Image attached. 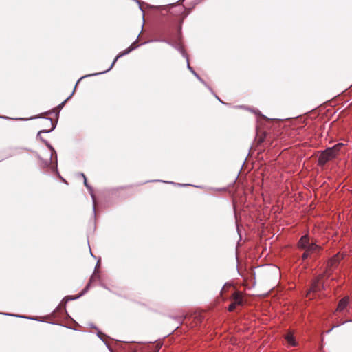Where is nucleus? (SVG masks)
Segmentation results:
<instances>
[{
    "mask_svg": "<svg viewBox=\"0 0 352 352\" xmlns=\"http://www.w3.org/2000/svg\"><path fill=\"white\" fill-rule=\"evenodd\" d=\"M298 246L300 248L305 250L302 256L303 260L306 259L311 254L316 252L320 249L318 245L310 241L308 235H304L300 238L298 242Z\"/></svg>",
    "mask_w": 352,
    "mask_h": 352,
    "instance_id": "obj_3",
    "label": "nucleus"
},
{
    "mask_svg": "<svg viewBox=\"0 0 352 352\" xmlns=\"http://www.w3.org/2000/svg\"><path fill=\"white\" fill-rule=\"evenodd\" d=\"M99 267H100V261H98L96 267H95L94 272L92 274V276H91L89 283L87 284V285L85 287V288L81 292L80 294H79L77 296H67L66 297H65L63 299V300L61 301V302L59 304V305L56 308L55 311H58L60 310L61 309H65L66 303L69 300H73L78 299V298H80V296L84 295L88 291L91 283L93 281H95L96 279L100 278V276L98 275L99 271L98 270V268Z\"/></svg>",
    "mask_w": 352,
    "mask_h": 352,
    "instance_id": "obj_2",
    "label": "nucleus"
},
{
    "mask_svg": "<svg viewBox=\"0 0 352 352\" xmlns=\"http://www.w3.org/2000/svg\"><path fill=\"white\" fill-rule=\"evenodd\" d=\"M102 287H104V289H107V287H105L104 285H102Z\"/></svg>",
    "mask_w": 352,
    "mask_h": 352,
    "instance_id": "obj_29",
    "label": "nucleus"
},
{
    "mask_svg": "<svg viewBox=\"0 0 352 352\" xmlns=\"http://www.w3.org/2000/svg\"><path fill=\"white\" fill-rule=\"evenodd\" d=\"M84 184L86 186V188L88 189V190L89 191V193H90L91 197L92 198L93 204H94V208H93L94 213V214H96V197H95V195H94V191H93V188L87 183L86 177H85V179H84Z\"/></svg>",
    "mask_w": 352,
    "mask_h": 352,
    "instance_id": "obj_9",
    "label": "nucleus"
},
{
    "mask_svg": "<svg viewBox=\"0 0 352 352\" xmlns=\"http://www.w3.org/2000/svg\"><path fill=\"white\" fill-rule=\"evenodd\" d=\"M136 43L137 41H135V42H133L127 49H126L125 50H124L123 52H120L117 56L115 58V59L113 60V61L112 62L111 65H110V67L106 70V71H104V72H98V73H96V74H89V75H85L84 76H82L80 79H78V80L77 81L76 84V86L74 87V89H76L78 83L84 78H86V77H89V76H97V75H100V74H104L109 71H110L113 65H115V63H116V61L118 60V58L122 57L123 56H125L126 54H128L129 53H130L131 52H132L133 50H135V48L138 47V45H136ZM75 91V89H74L73 92L72 93V94L70 96H69L63 102H62L56 108H55L54 109H53L52 111H47L45 113L46 115H50L52 114L53 112H56V117L58 116L59 115V112L63 108V107L65 106V103L67 102V101L68 100H69L73 94L74 93Z\"/></svg>",
    "mask_w": 352,
    "mask_h": 352,
    "instance_id": "obj_1",
    "label": "nucleus"
},
{
    "mask_svg": "<svg viewBox=\"0 0 352 352\" xmlns=\"http://www.w3.org/2000/svg\"><path fill=\"white\" fill-rule=\"evenodd\" d=\"M235 307H236V303L232 302V304H230L229 305L228 310L230 311H232L234 310Z\"/></svg>",
    "mask_w": 352,
    "mask_h": 352,
    "instance_id": "obj_18",
    "label": "nucleus"
},
{
    "mask_svg": "<svg viewBox=\"0 0 352 352\" xmlns=\"http://www.w3.org/2000/svg\"><path fill=\"white\" fill-rule=\"evenodd\" d=\"M183 1H176L174 3L166 5V6H157V8L160 9L161 10H167L170 14L174 15H180V14H184V16H186L188 12H186V8L184 5H183L182 3Z\"/></svg>",
    "mask_w": 352,
    "mask_h": 352,
    "instance_id": "obj_5",
    "label": "nucleus"
},
{
    "mask_svg": "<svg viewBox=\"0 0 352 352\" xmlns=\"http://www.w3.org/2000/svg\"><path fill=\"white\" fill-rule=\"evenodd\" d=\"M97 336L101 340H102L105 344L106 345L108 346L107 345V343L103 339V336H104L101 331H98V333H97Z\"/></svg>",
    "mask_w": 352,
    "mask_h": 352,
    "instance_id": "obj_16",
    "label": "nucleus"
},
{
    "mask_svg": "<svg viewBox=\"0 0 352 352\" xmlns=\"http://www.w3.org/2000/svg\"><path fill=\"white\" fill-rule=\"evenodd\" d=\"M338 326H339L338 324V325H336V326H333L331 329H329V330H328V331H327V333H329V332L332 330V329H333V328H335V327H338Z\"/></svg>",
    "mask_w": 352,
    "mask_h": 352,
    "instance_id": "obj_21",
    "label": "nucleus"
},
{
    "mask_svg": "<svg viewBox=\"0 0 352 352\" xmlns=\"http://www.w3.org/2000/svg\"><path fill=\"white\" fill-rule=\"evenodd\" d=\"M344 145L343 143H338L333 146L327 148L320 154L318 159L319 164L324 165L329 160L335 158Z\"/></svg>",
    "mask_w": 352,
    "mask_h": 352,
    "instance_id": "obj_4",
    "label": "nucleus"
},
{
    "mask_svg": "<svg viewBox=\"0 0 352 352\" xmlns=\"http://www.w3.org/2000/svg\"><path fill=\"white\" fill-rule=\"evenodd\" d=\"M91 327H94V328H95V329H96V327L95 326H94L93 324H92V325H91Z\"/></svg>",
    "mask_w": 352,
    "mask_h": 352,
    "instance_id": "obj_28",
    "label": "nucleus"
},
{
    "mask_svg": "<svg viewBox=\"0 0 352 352\" xmlns=\"http://www.w3.org/2000/svg\"><path fill=\"white\" fill-rule=\"evenodd\" d=\"M175 185H177V186H188V184H175Z\"/></svg>",
    "mask_w": 352,
    "mask_h": 352,
    "instance_id": "obj_23",
    "label": "nucleus"
},
{
    "mask_svg": "<svg viewBox=\"0 0 352 352\" xmlns=\"http://www.w3.org/2000/svg\"><path fill=\"white\" fill-rule=\"evenodd\" d=\"M187 62V68L188 70L200 81L205 86H206L210 90H211L210 87H209L206 82L200 77V76L194 70V69L190 66L189 63V59L187 58L186 59Z\"/></svg>",
    "mask_w": 352,
    "mask_h": 352,
    "instance_id": "obj_8",
    "label": "nucleus"
},
{
    "mask_svg": "<svg viewBox=\"0 0 352 352\" xmlns=\"http://www.w3.org/2000/svg\"><path fill=\"white\" fill-rule=\"evenodd\" d=\"M344 256L345 255L343 254H340V253H338L329 261V264L331 267L337 265L339 263L340 261L344 258Z\"/></svg>",
    "mask_w": 352,
    "mask_h": 352,
    "instance_id": "obj_10",
    "label": "nucleus"
},
{
    "mask_svg": "<svg viewBox=\"0 0 352 352\" xmlns=\"http://www.w3.org/2000/svg\"><path fill=\"white\" fill-rule=\"evenodd\" d=\"M216 98H217V99H218L219 101H220L221 103H223L221 100L217 96H216Z\"/></svg>",
    "mask_w": 352,
    "mask_h": 352,
    "instance_id": "obj_26",
    "label": "nucleus"
},
{
    "mask_svg": "<svg viewBox=\"0 0 352 352\" xmlns=\"http://www.w3.org/2000/svg\"><path fill=\"white\" fill-rule=\"evenodd\" d=\"M80 175H81V177H83V179H85V177H86L84 173H80Z\"/></svg>",
    "mask_w": 352,
    "mask_h": 352,
    "instance_id": "obj_24",
    "label": "nucleus"
},
{
    "mask_svg": "<svg viewBox=\"0 0 352 352\" xmlns=\"http://www.w3.org/2000/svg\"><path fill=\"white\" fill-rule=\"evenodd\" d=\"M46 119L47 120V123L50 124L52 127L49 130L43 129L40 131L38 133L37 137L39 138L40 140L45 143V144L51 151L54 152V153L56 154V151L54 150L53 146L47 140H44L43 138L40 136L41 133H47L52 132V131L54 130V129L56 126V123L54 122L51 118H47Z\"/></svg>",
    "mask_w": 352,
    "mask_h": 352,
    "instance_id": "obj_6",
    "label": "nucleus"
},
{
    "mask_svg": "<svg viewBox=\"0 0 352 352\" xmlns=\"http://www.w3.org/2000/svg\"><path fill=\"white\" fill-rule=\"evenodd\" d=\"M322 288H324V285L320 283L319 279H317L312 283L311 290L315 292L320 290Z\"/></svg>",
    "mask_w": 352,
    "mask_h": 352,
    "instance_id": "obj_12",
    "label": "nucleus"
},
{
    "mask_svg": "<svg viewBox=\"0 0 352 352\" xmlns=\"http://www.w3.org/2000/svg\"><path fill=\"white\" fill-rule=\"evenodd\" d=\"M0 118H3V119H10V118L6 117V116H0Z\"/></svg>",
    "mask_w": 352,
    "mask_h": 352,
    "instance_id": "obj_22",
    "label": "nucleus"
},
{
    "mask_svg": "<svg viewBox=\"0 0 352 352\" xmlns=\"http://www.w3.org/2000/svg\"><path fill=\"white\" fill-rule=\"evenodd\" d=\"M285 339L287 340L288 344H289L292 346H296V342L294 339V337L293 334L291 332H289L285 336Z\"/></svg>",
    "mask_w": 352,
    "mask_h": 352,
    "instance_id": "obj_13",
    "label": "nucleus"
},
{
    "mask_svg": "<svg viewBox=\"0 0 352 352\" xmlns=\"http://www.w3.org/2000/svg\"><path fill=\"white\" fill-rule=\"evenodd\" d=\"M216 98H217V99H218L219 101H220L221 103H223L221 100L217 96H216Z\"/></svg>",
    "mask_w": 352,
    "mask_h": 352,
    "instance_id": "obj_25",
    "label": "nucleus"
},
{
    "mask_svg": "<svg viewBox=\"0 0 352 352\" xmlns=\"http://www.w3.org/2000/svg\"><path fill=\"white\" fill-rule=\"evenodd\" d=\"M151 182H164V183H169L168 182H166V181H160V180H152ZM170 184H173V182H170Z\"/></svg>",
    "mask_w": 352,
    "mask_h": 352,
    "instance_id": "obj_20",
    "label": "nucleus"
},
{
    "mask_svg": "<svg viewBox=\"0 0 352 352\" xmlns=\"http://www.w3.org/2000/svg\"><path fill=\"white\" fill-rule=\"evenodd\" d=\"M141 2H142V1H136L137 5L138 6V7H139L140 10L142 12H144V10H143V9H144V4H142V3H141Z\"/></svg>",
    "mask_w": 352,
    "mask_h": 352,
    "instance_id": "obj_17",
    "label": "nucleus"
},
{
    "mask_svg": "<svg viewBox=\"0 0 352 352\" xmlns=\"http://www.w3.org/2000/svg\"><path fill=\"white\" fill-rule=\"evenodd\" d=\"M10 316H13V314H9ZM14 316H17V315H14ZM18 317H21V318H25V316H18ZM25 318H29V319H32V320H36V318H29V317H25Z\"/></svg>",
    "mask_w": 352,
    "mask_h": 352,
    "instance_id": "obj_19",
    "label": "nucleus"
},
{
    "mask_svg": "<svg viewBox=\"0 0 352 352\" xmlns=\"http://www.w3.org/2000/svg\"><path fill=\"white\" fill-rule=\"evenodd\" d=\"M43 118V117L41 116H38L35 117L34 118Z\"/></svg>",
    "mask_w": 352,
    "mask_h": 352,
    "instance_id": "obj_27",
    "label": "nucleus"
},
{
    "mask_svg": "<svg viewBox=\"0 0 352 352\" xmlns=\"http://www.w3.org/2000/svg\"><path fill=\"white\" fill-rule=\"evenodd\" d=\"M349 302V299L348 297H344V298H342L338 303V305L337 307V311H343L348 305Z\"/></svg>",
    "mask_w": 352,
    "mask_h": 352,
    "instance_id": "obj_11",
    "label": "nucleus"
},
{
    "mask_svg": "<svg viewBox=\"0 0 352 352\" xmlns=\"http://www.w3.org/2000/svg\"><path fill=\"white\" fill-rule=\"evenodd\" d=\"M161 42H164V43H168V45H171L172 47H173L175 49H176L177 51H179L182 55L186 58L187 59V58H188L187 54L186 53L183 46L182 45V44L180 43H173V42H170V41H168L167 40H165V39H162V40H159Z\"/></svg>",
    "mask_w": 352,
    "mask_h": 352,
    "instance_id": "obj_7",
    "label": "nucleus"
},
{
    "mask_svg": "<svg viewBox=\"0 0 352 352\" xmlns=\"http://www.w3.org/2000/svg\"><path fill=\"white\" fill-rule=\"evenodd\" d=\"M234 303H236V305H241L243 303V298L240 294L235 293L234 294Z\"/></svg>",
    "mask_w": 352,
    "mask_h": 352,
    "instance_id": "obj_14",
    "label": "nucleus"
},
{
    "mask_svg": "<svg viewBox=\"0 0 352 352\" xmlns=\"http://www.w3.org/2000/svg\"><path fill=\"white\" fill-rule=\"evenodd\" d=\"M54 155L55 156L56 164L57 165V154L56 153L55 154L54 152H53V151H51V155H50V161L47 162V165H49L52 162V157H53Z\"/></svg>",
    "mask_w": 352,
    "mask_h": 352,
    "instance_id": "obj_15",
    "label": "nucleus"
},
{
    "mask_svg": "<svg viewBox=\"0 0 352 352\" xmlns=\"http://www.w3.org/2000/svg\"><path fill=\"white\" fill-rule=\"evenodd\" d=\"M1 314H4L3 313H0Z\"/></svg>",
    "mask_w": 352,
    "mask_h": 352,
    "instance_id": "obj_30",
    "label": "nucleus"
}]
</instances>
